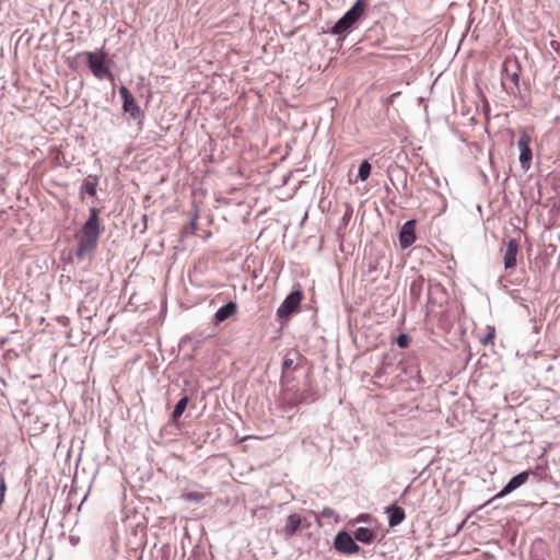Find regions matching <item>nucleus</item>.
<instances>
[{
	"label": "nucleus",
	"mask_w": 560,
	"mask_h": 560,
	"mask_svg": "<svg viewBox=\"0 0 560 560\" xmlns=\"http://www.w3.org/2000/svg\"><path fill=\"white\" fill-rule=\"evenodd\" d=\"M101 233L102 229L100 228L98 210L93 207L90 210L89 219L83 225L77 255L82 257L86 252L93 250L97 245Z\"/></svg>",
	"instance_id": "f257e3e1"
},
{
	"label": "nucleus",
	"mask_w": 560,
	"mask_h": 560,
	"mask_svg": "<svg viewBox=\"0 0 560 560\" xmlns=\"http://www.w3.org/2000/svg\"><path fill=\"white\" fill-rule=\"evenodd\" d=\"M521 65L516 58L508 57L502 65V85L508 93L515 94L518 89Z\"/></svg>",
	"instance_id": "f03ea898"
},
{
	"label": "nucleus",
	"mask_w": 560,
	"mask_h": 560,
	"mask_svg": "<svg viewBox=\"0 0 560 560\" xmlns=\"http://www.w3.org/2000/svg\"><path fill=\"white\" fill-rule=\"evenodd\" d=\"M365 8V0H357L355 3L332 26L331 34L341 35L350 30L352 25L362 16Z\"/></svg>",
	"instance_id": "7ed1b4c3"
},
{
	"label": "nucleus",
	"mask_w": 560,
	"mask_h": 560,
	"mask_svg": "<svg viewBox=\"0 0 560 560\" xmlns=\"http://www.w3.org/2000/svg\"><path fill=\"white\" fill-rule=\"evenodd\" d=\"M84 55L88 59L90 70L97 79L114 80L113 73L105 65L106 54L103 50L85 51Z\"/></svg>",
	"instance_id": "20e7f679"
},
{
	"label": "nucleus",
	"mask_w": 560,
	"mask_h": 560,
	"mask_svg": "<svg viewBox=\"0 0 560 560\" xmlns=\"http://www.w3.org/2000/svg\"><path fill=\"white\" fill-rule=\"evenodd\" d=\"M302 299V291L300 289L293 290L278 307L277 316L283 318L292 315L299 310Z\"/></svg>",
	"instance_id": "39448f33"
},
{
	"label": "nucleus",
	"mask_w": 560,
	"mask_h": 560,
	"mask_svg": "<svg viewBox=\"0 0 560 560\" xmlns=\"http://www.w3.org/2000/svg\"><path fill=\"white\" fill-rule=\"evenodd\" d=\"M119 94L122 100V110L131 116L132 119L137 120L142 117V112L138 106L133 95L130 93L127 86L121 85L119 88Z\"/></svg>",
	"instance_id": "423d86ee"
},
{
	"label": "nucleus",
	"mask_w": 560,
	"mask_h": 560,
	"mask_svg": "<svg viewBox=\"0 0 560 560\" xmlns=\"http://www.w3.org/2000/svg\"><path fill=\"white\" fill-rule=\"evenodd\" d=\"M530 136L526 132H522L517 141V147L520 149V163L525 172L528 171L532 165L533 152L530 149Z\"/></svg>",
	"instance_id": "0eeeda50"
},
{
	"label": "nucleus",
	"mask_w": 560,
	"mask_h": 560,
	"mask_svg": "<svg viewBox=\"0 0 560 560\" xmlns=\"http://www.w3.org/2000/svg\"><path fill=\"white\" fill-rule=\"evenodd\" d=\"M335 548L345 555H352L359 551L360 547L355 544L353 536L347 532H340L335 537Z\"/></svg>",
	"instance_id": "6e6552de"
},
{
	"label": "nucleus",
	"mask_w": 560,
	"mask_h": 560,
	"mask_svg": "<svg viewBox=\"0 0 560 560\" xmlns=\"http://www.w3.org/2000/svg\"><path fill=\"white\" fill-rule=\"evenodd\" d=\"M518 242L514 238L509 240L506 243V248L503 254V264L504 269L506 271L514 270L517 265V254H518Z\"/></svg>",
	"instance_id": "1a4fd4ad"
},
{
	"label": "nucleus",
	"mask_w": 560,
	"mask_h": 560,
	"mask_svg": "<svg viewBox=\"0 0 560 560\" xmlns=\"http://www.w3.org/2000/svg\"><path fill=\"white\" fill-rule=\"evenodd\" d=\"M416 241V221L408 220L400 229L399 243L401 248H408Z\"/></svg>",
	"instance_id": "9d476101"
},
{
	"label": "nucleus",
	"mask_w": 560,
	"mask_h": 560,
	"mask_svg": "<svg viewBox=\"0 0 560 560\" xmlns=\"http://www.w3.org/2000/svg\"><path fill=\"white\" fill-rule=\"evenodd\" d=\"M529 471H522L515 476H513L509 482L502 488V490L495 495V498H504L505 495L510 494L514 490L518 489L521 486H523L529 477Z\"/></svg>",
	"instance_id": "9b49d317"
},
{
	"label": "nucleus",
	"mask_w": 560,
	"mask_h": 560,
	"mask_svg": "<svg viewBox=\"0 0 560 560\" xmlns=\"http://www.w3.org/2000/svg\"><path fill=\"white\" fill-rule=\"evenodd\" d=\"M303 518L301 515L293 513L290 514L287 518V523L282 528V534L285 538L292 537L302 526Z\"/></svg>",
	"instance_id": "f8f14e48"
},
{
	"label": "nucleus",
	"mask_w": 560,
	"mask_h": 560,
	"mask_svg": "<svg viewBox=\"0 0 560 560\" xmlns=\"http://www.w3.org/2000/svg\"><path fill=\"white\" fill-rule=\"evenodd\" d=\"M385 512L388 516V524L390 527L399 525L406 516L404 509L396 504L387 506Z\"/></svg>",
	"instance_id": "ddd939ff"
},
{
	"label": "nucleus",
	"mask_w": 560,
	"mask_h": 560,
	"mask_svg": "<svg viewBox=\"0 0 560 560\" xmlns=\"http://www.w3.org/2000/svg\"><path fill=\"white\" fill-rule=\"evenodd\" d=\"M237 311V305L235 302L230 301L225 305L221 306L214 314V320L217 324L224 322L234 315Z\"/></svg>",
	"instance_id": "4468645a"
},
{
	"label": "nucleus",
	"mask_w": 560,
	"mask_h": 560,
	"mask_svg": "<svg viewBox=\"0 0 560 560\" xmlns=\"http://www.w3.org/2000/svg\"><path fill=\"white\" fill-rule=\"evenodd\" d=\"M97 185L98 176L89 175L83 179V183L81 185V192H85L89 196L94 197L96 195Z\"/></svg>",
	"instance_id": "2eb2a0df"
},
{
	"label": "nucleus",
	"mask_w": 560,
	"mask_h": 560,
	"mask_svg": "<svg viewBox=\"0 0 560 560\" xmlns=\"http://www.w3.org/2000/svg\"><path fill=\"white\" fill-rule=\"evenodd\" d=\"M353 538L354 541L370 544L375 538V532L366 527H359L353 532Z\"/></svg>",
	"instance_id": "dca6fc26"
},
{
	"label": "nucleus",
	"mask_w": 560,
	"mask_h": 560,
	"mask_svg": "<svg viewBox=\"0 0 560 560\" xmlns=\"http://www.w3.org/2000/svg\"><path fill=\"white\" fill-rule=\"evenodd\" d=\"M424 285V279L422 277H418L410 284V296L412 300L418 301L422 294Z\"/></svg>",
	"instance_id": "f3484780"
},
{
	"label": "nucleus",
	"mask_w": 560,
	"mask_h": 560,
	"mask_svg": "<svg viewBox=\"0 0 560 560\" xmlns=\"http://www.w3.org/2000/svg\"><path fill=\"white\" fill-rule=\"evenodd\" d=\"M187 404H188V397L187 396H184L182 397L177 404L175 405V408L173 410V413H172V420L173 421H176L178 418L182 417V415L184 413L186 407H187Z\"/></svg>",
	"instance_id": "a211bd4d"
},
{
	"label": "nucleus",
	"mask_w": 560,
	"mask_h": 560,
	"mask_svg": "<svg viewBox=\"0 0 560 560\" xmlns=\"http://www.w3.org/2000/svg\"><path fill=\"white\" fill-rule=\"evenodd\" d=\"M371 164L364 160L363 162H361V164L359 165V170H358V177L363 182L365 179L369 178L370 174H371Z\"/></svg>",
	"instance_id": "6ab92c4d"
},
{
	"label": "nucleus",
	"mask_w": 560,
	"mask_h": 560,
	"mask_svg": "<svg viewBox=\"0 0 560 560\" xmlns=\"http://www.w3.org/2000/svg\"><path fill=\"white\" fill-rule=\"evenodd\" d=\"M182 497L187 502L200 503L203 500L205 494L199 491H190L184 493Z\"/></svg>",
	"instance_id": "aec40b11"
},
{
	"label": "nucleus",
	"mask_w": 560,
	"mask_h": 560,
	"mask_svg": "<svg viewBox=\"0 0 560 560\" xmlns=\"http://www.w3.org/2000/svg\"><path fill=\"white\" fill-rule=\"evenodd\" d=\"M494 336H495V331H494V328H492L485 337H482L480 339V341L483 346H487L493 341Z\"/></svg>",
	"instance_id": "412c9836"
},
{
	"label": "nucleus",
	"mask_w": 560,
	"mask_h": 560,
	"mask_svg": "<svg viewBox=\"0 0 560 560\" xmlns=\"http://www.w3.org/2000/svg\"><path fill=\"white\" fill-rule=\"evenodd\" d=\"M396 342L399 348H406L409 343V337L406 334H400Z\"/></svg>",
	"instance_id": "4be33fe9"
},
{
	"label": "nucleus",
	"mask_w": 560,
	"mask_h": 560,
	"mask_svg": "<svg viewBox=\"0 0 560 560\" xmlns=\"http://www.w3.org/2000/svg\"><path fill=\"white\" fill-rule=\"evenodd\" d=\"M5 491H7L5 480H4L3 475H2V474H0V504H1V503L3 502V500H4Z\"/></svg>",
	"instance_id": "5701e85b"
},
{
	"label": "nucleus",
	"mask_w": 560,
	"mask_h": 560,
	"mask_svg": "<svg viewBox=\"0 0 560 560\" xmlns=\"http://www.w3.org/2000/svg\"><path fill=\"white\" fill-rule=\"evenodd\" d=\"M320 516L324 518H332L335 516V511L331 508L326 506L323 509Z\"/></svg>",
	"instance_id": "b1692460"
},
{
	"label": "nucleus",
	"mask_w": 560,
	"mask_h": 560,
	"mask_svg": "<svg viewBox=\"0 0 560 560\" xmlns=\"http://www.w3.org/2000/svg\"><path fill=\"white\" fill-rule=\"evenodd\" d=\"M368 517H369L368 515L362 514V515H360V516L357 518V521H358V522H365Z\"/></svg>",
	"instance_id": "393cba45"
},
{
	"label": "nucleus",
	"mask_w": 560,
	"mask_h": 560,
	"mask_svg": "<svg viewBox=\"0 0 560 560\" xmlns=\"http://www.w3.org/2000/svg\"><path fill=\"white\" fill-rule=\"evenodd\" d=\"M291 364H292V361H291V360H289V359H288V360H284V362H283L284 368H290V366H291Z\"/></svg>",
	"instance_id": "a878e982"
},
{
	"label": "nucleus",
	"mask_w": 560,
	"mask_h": 560,
	"mask_svg": "<svg viewBox=\"0 0 560 560\" xmlns=\"http://www.w3.org/2000/svg\"><path fill=\"white\" fill-rule=\"evenodd\" d=\"M189 228H191L192 230H195V228H196V219H191V220H190Z\"/></svg>",
	"instance_id": "bb28decb"
},
{
	"label": "nucleus",
	"mask_w": 560,
	"mask_h": 560,
	"mask_svg": "<svg viewBox=\"0 0 560 560\" xmlns=\"http://www.w3.org/2000/svg\"><path fill=\"white\" fill-rule=\"evenodd\" d=\"M189 228H191L192 230H195V228H196V219H191V220H190Z\"/></svg>",
	"instance_id": "cd10ccee"
},
{
	"label": "nucleus",
	"mask_w": 560,
	"mask_h": 560,
	"mask_svg": "<svg viewBox=\"0 0 560 560\" xmlns=\"http://www.w3.org/2000/svg\"><path fill=\"white\" fill-rule=\"evenodd\" d=\"M186 340H187V338H183V339H182V341H180V343L186 342Z\"/></svg>",
	"instance_id": "c85d7f7f"
},
{
	"label": "nucleus",
	"mask_w": 560,
	"mask_h": 560,
	"mask_svg": "<svg viewBox=\"0 0 560 560\" xmlns=\"http://www.w3.org/2000/svg\"><path fill=\"white\" fill-rule=\"evenodd\" d=\"M346 220H348V215L347 214L343 215V221H346Z\"/></svg>",
	"instance_id": "c756f323"
},
{
	"label": "nucleus",
	"mask_w": 560,
	"mask_h": 560,
	"mask_svg": "<svg viewBox=\"0 0 560 560\" xmlns=\"http://www.w3.org/2000/svg\"><path fill=\"white\" fill-rule=\"evenodd\" d=\"M557 498L560 500V494Z\"/></svg>",
	"instance_id": "7c9ffc66"
}]
</instances>
